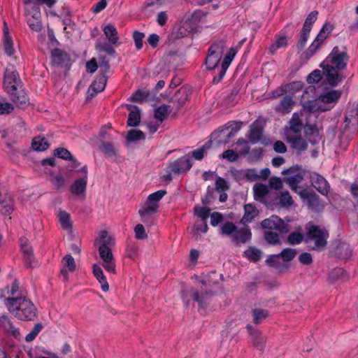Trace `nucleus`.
<instances>
[{
    "label": "nucleus",
    "mask_w": 358,
    "mask_h": 358,
    "mask_svg": "<svg viewBox=\"0 0 358 358\" xmlns=\"http://www.w3.org/2000/svg\"><path fill=\"white\" fill-rule=\"evenodd\" d=\"M349 56L346 47L341 49L335 46L329 55L320 64L322 74L325 77L326 82L331 87H337L346 78L344 71L346 70Z\"/></svg>",
    "instance_id": "f257e3e1"
},
{
    "label": "nucleus",
    "mask_w": 358,
    "mask_h": 358,
    "mask_svg": "<svg viewBox=\"0 0 358 358\" xmlns=\"http://www.w3.org/2000/svg\"><path fill=\"white\" fill-rule=\"evenodd\" d=\"M3 303L9 313L18 320L34 322L38 317V308L26 296L6 297Z\"/></svg>",
    "instance_id": "f03ea898"
},
{
    "label": "nucleus",
    "mask_w": 358,
    "mask_h": 358,
    "mask_svg": "<svg viewBox=\"0 0 358 358\" xmlns=\"http://www.w3.org/2000/svg\"><path fill=\"white\" fill-rule=\"evenodd\" d=\"M3 85L17 107L25 108L29 105L28 96L24 90L22 89V81L14 66H8L6 69Z\"/></svg>",
    "instance_id": "7ed1b4c3"
},
{
    "label": "nucleus",
    "mask_w": 358,
    "mask_h": 358,
    "mask_svg": "<svg viewBox=\"0 0 358 358\" xmlns=\"http://www.w3.org/2000/svg\"><path fill=\"white\" fill-rule=\"evenodd\" d=\"M341 94L340 90H331L320 94L317 100L307 101L303 107L310 113L317 110L328 111L338 102Z\"/></svg>",
    "instance_id": "20e7f679"
},
{
    "label": "nucleus",
    "mask_w": 358,
    "mask_h": 358,
    "mask_svg": "<svg viewBox=\"0 0 358 358\" xmlns=\"http://www.w3.org/2000/svg\"><path fill=\"white\" fill-rule=\"evenodd\" d=\"M226 48V43L224 40L215 41L208 48L207 56L205 59L206 69L213 70L219 64Z\"/></svg>",
    "instance_id": "39448f33"
},
{
    "label": "nucleus",
    "mask_w": 358,
    "mask_h": 358,
    "mask_svg": "<svg viewBox=\"0 0 358 358\" xmlns=\"http://www.w3.org/2000/svg\"><path fill=\"white\" fill-rule=\"evenodd\" d=\"M305 241L312 250L322 248L327 244L323 231L317 225H313L308 229Z\"/></svg>",
    "instance_id": "423d86ee"
},
{
    "label": "nucleus",
    "mask_w": 358,
    "mask_h": 358,
    "mask_svg": "<svg viewBox=\"0 0 358 358\" xmlns=\"http://www.w3.org/2000/svg\"><path fill=\"white\" fill-rule=\"evenodd\" d=\"M167 192L164 189L158 190L154 193L150 194L147 199L145 206L139 210L138 214L140 217L143 219L148 215L154 214L158 207L159 201L166 195Z\"/></svg>",
    "instance_id": "0eeeda50"
},
{
    "label": "nucleus",
    "mask_w": 358,
    "mask_h": 358,
    "mask_svg": "<svg viewBox=\"0 0 358 358\" xmlns=\"http://www.w3.org/2000/svg\"><path fill=\"white\" fill-rule=\"evenodd\" d=\"M294 25L292 23L287 24L282 31L276 34V41L271 45L270 50L273 54L278 49L285 48L288 45V39H290L294 34Z\"/></svg>",
    "instance_id": "6e6552de"
},
{
    "label": "nucleus",
    "mask_w": 358,
    "mask_h": 358,
    "mask_svg": "<svg viewBox=\"0 0 358 358\" xmlns=\"http://www.w3.org/2000/svg\"><path fill=\"white\" fill-rule=\"evenodd\" d=\"M192 166L191 157L189 155L182 156L177 159L170 162L169 170L173 174L186 173Z\"/></svg>",
    "instance_id": "1a4fd4ad"
},
{
    "label": "nucleus",
    "mask_w": 358,
    "mask_h": 358,
    "mask_svg": "<svg viewBox=\"0 0 358 358\" xmlns=\"http://www.w3.org/2000/svg\"><path fill=\"white\" fill-rule=\"evenodd\" d=\"M261 226L264 229H275L282 234H287L289 230V225L277 215H271L264 219L262 221Z\"/></svg>",
    "instance_id": "9d476101"
},
{
    "label": "nucleus",
    "mask_w": 358,
    "mask_h": 358,
    "mask_svg": "<svg viewBox=\"0 0 358 358\" xmlns=\"http://www.w3.org/2000/svg\"><path fill=\"white\" fill-rule=\"evenodd\" d=\"M264 127L260 122L256 120L250 126L247 135L252 144L257 143L263 136Z\"/></svg>",
    "instance_id": "9b49d317"
},
{
    "label": "nucleus",
    "mask_w": 358,
    "mask_h": 358,
    "mask_svg": "<svg viewBox=\"0 0 358 358\" xmlns=\"http://www.w3.org/2000/svg\"><path fill=\"white\" fill-rule=\"evenodd\" d=\"M313 186L322 194L327 196L330 190V185L328 181L322 176L315 173L311 177Z\"/></svg>",
    "instance_id": "f8f14e48"
},
{
    "label": "nucleus",
    "mask_w": 358,
    "mask_h": 358,
    "mask_svg": "<svg viewBox=\"0 0 358 358\" xmlns=\"http://www.w3.org/2000/svg\"><path fill=\"white\" fill-rule=\"evenodd\" d=\"M0 329L8 334L12 335L14 338L20 336L19 329L15 327L10 318L7 315L0 316Z\"/></svg>",
    "instance_id": "ddd939ff"
},
{
    "label": "nucleus",
    "mask_w": 358,
    "mask_h": 358,
    "mask_svg": "<svg viewBox=\"0 0 358 358\" xmlns=\"http://www.w3.org/2000/svg\"><path fill=\"white\" fill-rule=\"evenodd\" d=\"M252 238V232L251 229L248 227L245 228H241L240 229H237V231L234 233L232 236V241L236 245H241V244H245Z\"/></svg>",
    "instance_id": "4468645a"
},
{
    "label": "nucleus",
    "mask_w": 358,
    "mask_h": 358,
    "mask_svg": "<svg viewBox=\"0 0 358 358\" xmlns=\"http://www.w3.org/2000/svg\"><path fill=\"white\" fill-rule=\"evenodd\" d=\"M188 91L185 87H180L178 90L173 96L170 99V102L173 103L176 110L180 109L188 99Z\"/></svg>",
    "instance_id": "2eb2a0df"
},
{
    "label": "nucleus",
    "mask_w": 358,
    "mask_h": 358,
    "mask_svg": "<svg viewBox=\"0 0 358 358\" xmlns=\"http://www.w3.org/2000/svg\"><path fill=\"white\" fill-rule=\"evenodd\" d=\"M242 122L230 121L228 122L222 129L220 131L221 135L226 137L227 139L233 138L241 128Z\"/></svg>",
    "instance_id": "dca6fc26"
},
{
    "label": "nucleus",
    "mask_w": 358,
    "mask_h": 358,
    "mask_svg": "<svg viewBox=\"0 0 358 358\" xmlns=\"http://www.w3.org/2000/svg\"><path fill=\"white\" fill-rule=\"evenodd\" d=\"M190 292L193 301L198 303L200 308H206L209 304L212 296L210 292H199L195 289H192Z\"/></svg>",
    "instance_id": "f3484780"
},
{
    "label": "nucleus",
    "mask_w": 358,
    "mask_h": 358,
    "mask_svg": "<svg viewBox=\"0 0 358 358\" xmlns=\"http://www.w3.org/2000/svg\"><path fill=\"white\" fill-rule=\"evenodd\" d=\"M295 105V101L292 97L285 96L280 100L278 105L275 107V111L283 115L289 113Z\"/></svg>",
    "instance_id": "a211bd4d"
},
{
    "label": "nucleus",
    "mask_w": 358,
    "mask_h": 358,
    "mask_svg": "<svg viewBox=\"0 0 358 358\" xmlns=\"http://www.w3.org/2000/svg\"><path fill=\"white\" fill-rule=\"evenodd\" d=\"M304 196L303 200L307 201V206L308 208L313 211H318L323 206L320 203L319 196L314 191H309L307 194H303Z\"/></svg>",
    "instance_id": "6ab92c4d"
},
{
    "label": "nucleus",
    "mask_w": 358,
    "mask_h": 358,
    "mask_svg": "<svg viewBox=\"0 0 358 358\" xmlns=\"http://www.w3.org/2000/svg\"><path fill=\"white\" fill-rule=\"evenodd\" d=\"M62 264L63 268L61 269L60 273L64 278V280H67L68 272H73L76 268L74 258L71 255H67L62 258Z\"/></svg>",
    "instance_id": "aec40b11"
},
{
    "label": "nucleus",
    "mask_w": 358,
    "mask_h": 358,
    "mask_svg": "<svg viewBox=\"0 0 358 358\" xmlns=\"http://www.w3.org/2000/svg\"><path fill=\"white\" fill-rule=\"evenodd\" d=\"M259 214L256 206L252 203L244 205V215L241 220L243 224L250 223Z\"/></svg>",
    "instance_id": "412c9836"
},
{
    "label": "nucleus",
    "mask_w": 358,
    "mask_h": 358,
    "mask_svg": "<svg viewBox=\"0 0 358 358\" xmlns=\"http://www.w3.org/2000/svg\"><path fill=\"white\" fill-rule=\"evenodd\" d=\"M52 57V63L57 66H63L69 61V57L67 53L59 48H55L51 52Z\"/></svg>",
    "instance_id": "4be33fe9"
},
{
    "label": "nucleus",
    "mask_w": 358,
    "mask_h": 358,
    "mask_svg": "<svg viewBox=\"0 0 358 358\" xmlns=\"http://www.w3.org/2000/svg\"><path fill=\"white\" fill-rule=\"evenodd\" d=\"M246 328L253 338L255 346L259 350H262L265 346L266 341L261 333L250 324H248Z\"/></svg>",
    "instance_id": "5701e85b"
},
{
    "label": "nucleus",
    "mask_w": 358,
    "mask_h": 358,
    "mask_svg": "<svg viewBox=\"0 0 358 358\" xmlns=\"http://www.w3.org/2000/svg\"><path fill=\"white\" fill-rule=\"evenodd\" d=\"M92 271L94 277L101 284V289L103 292H108L109 289V285L107 282L106 277L105 276L101 267L98 264H94Z\"/></svg>",
    "instance_id": "b1692460"
},
{
    "label": "nucleus",
    "mask_w": 358,
    "mask_h": 358,
    "mask_svg": "<svg viewBox=\"0 0 358 358\" xmlns=\"http://www.w3.org/2000/svg\"><path fill=\"white\" fill-rule=\"evenodd\" d=\"M87 180L85 178H80L76 180L71 185V192L72 194L78 196L86 191Z\"/></svg>",
    "instance_id": "393cba45"
},
{
    "label": "nucleus",
    "mask_w": 358,
    "mask_h": 358,
    "mask_svg": "<svg viewBox=\"0 0 358 358\" xmlns=\"http://www.w3.org/2000/svg\"><path fill=\"white\" fill-rule=\"evenodd\" d=\"M108 242L103 241L99 245L98 250L101 259L103 262L113 260L114 257L111 249L108 246Z\"/></svg>",
    "instance_id": "a878e982"
},
{
    "label": "nucleus",
    "mask_w": 358,
    "mask_h": 358,
    "mask_svg": "<svg viewBox=\"0 0 358 358\" xmlns=\"http://www.w3.org/2000/svg\"><path fill=\"white\" fill-rule=\"evenodd\" d=\"M104 35L108 41L112 44H115L119 40L118 33L116 27L113 24H108L104 27L103 29Z\"/></svg>",
    "instance_id": "bb28decb"
},
{
    "label": "nucleus",
    "mask_w": 358,
    "mask_h": 358,
    "mask_svg": "<svg viewBox=\"0 0 358 358\" xmlns=\"http://www.w3.org/2000/svg\"><path fill=\"white\" fill-rule=\"evenodd\" d=\"M268 315L269 312L266 309L254 308L252 310V322L256 324H259L265 320Z\"/></svg>",
    "instance_id": "cd10ccee"
},
{
    "label": "nucleus",
    "mask_w": 358,
    "mask_h": 358,
    "mask_svg": "<svg viewBox=\"0 0 358 358\" xmlns=\"http://www.w3.org/2000/svg\"><path fill=\"white\" fill-rule=\"evenodd\" d=\"M208 227L206 220L196 222L193 227V238L196 241L201 240V237L200 233L205 234L208 231Z\"/></svg>",
    "instance_id": "c85d7f7f"
},
{
    "label": "nucleus",
    "mask_w": 358,
    "mask_h": 358,
    "mask_svg": "<svg viewBox=\"0 0 358 358\" xmlns=\"http://www.w3.org/2000/svg\"><path fill=\"white\" fill-rule=\"evenodd\" d=\"M49 145L45 137L38 136L32 139L31 147L36 151H45L48 149Z\"/></svg>",
    "instance_id": "c756f323"
},
{
    "label": "nucleus",
    "mask_w": 358,
    "mask_h": 358,
    "mask_svg": "<svg viewBox=\"0 0 358 358\" xmlns=\"http://www.w3.org/2000/svg\"><path fill=\"white\" fill-rule=\"evenodd\" d=\"M277 199L278 204L282 208H288L292 206L294 203L292 197L288 191L281 192L278 196Z\"/></svg>",
    "instance_id": "7c9ffc66"
},
{
    "label": "nucleus",
    "mask_w": 358,
    "mask_h": 358,
    "mask_svg": "<svg viewBox=\"0 0 358 358\" xmlns=\"http://www.w3.org/2000/svg\"><path fill=\"white\" fill-rule=\"evenodd\" d=\"M99 148L106 157H115L118 152V150L110 142H102Z\"/></svg>",
    "instance_id": "2f4dec72"
},
{
    "label": "nucleus",
    "mask_w": 358,
    "mask_h": 358,
    "mask_svg": "<svg viewBox=\"0 0 358 358\" xmlns=\"http://www.w3.org/2000/svg\"><path fill=\"white\" fill-rule=\"evenodd\" d=\"M254 198L256 201L262 200L268 194V189L266 185L259 183L253 187Z\"/></svg>",
    "instance_id": "473e14b6"
},
{
    "label": "nucleus",
    "mask_w": 358,
    "mask_h": 358,
    "mask_svg": "<svg viewBox=\"0 0 358 358\" xmlns=\"http://www.w3.org/2000/svg\"><path fill=\"white\" fill-rule=\"evenodd\" d=\"M351 254L350 245L345 243H341L336 247V255L340 259H348L351 256Z\"/></svg>",
    "instance_id": "72a5a7b5"
},
{
    "label": "nucleus",
    "mask_w": 358,
    "mask_h": 358,
    "mask_svg": "<svg viewBox=\"0 0 358 358\" xmlns=\"http://www.w3.org/2000/svg\"><path fill=\"white\" fill-rule=\"evenodd\" d=\"M169 106L162 104L155 110V118L162 122L169 114Z\"/></svg>",
    "instance_id": "f704fd0d"
},
{
    "label": "nucleus",
    "mask_w": 358,
    "mask_h": 358,
    "mask_svg": "<svg viewBox=\"0 0 358 358\" xmlns=\"http://www.w3.org/2000/svg\"><path fill=\"white\" fill-rule=\"evenodd\" d=\"M290 129L295 134L300 133L302 129V121L299 115L294 113L289 121Z\"/></svg>",
    "instance_id": "c9c22d12"
},
{
    "label": "nucleus",
    "mask_w": 358,
    "mask_h": 358,
    "mask_svg": "<svg viewBox=\"0 0 358 358\" xmlns=\"http://www.w3.org/2000/svg\"><path fill=\"white\" fill-rule=\"evenodd\" d=\"M137 109L136 106H134ZM141 122V113L138 110H131L129 113L127 124L129 127H137Z\"/></svg>",
    "instance_id": "e433bc0d"
},
{
    "label": "nucleus",
    "mask_w": 358,
    "mask_h": 358,
    "mask_svg": "<svg viewBox=\"0 0 358 358\" xmlns=\"http://www.w3.org/2000/svg\"><path fill=\"white\" fill-rule=\"evenodd\" d=\"M245 255L254 262H257L261 259L262 251L255 247H250L244 252Z\"/></svg>",
    "instance_id": "4c0bfd02"
},
{
    "label": "nucleus",
    "mask_w": 358,
    "mask_h": 358,
    "mask_svg": "<svg viewBox=\"0 0 358 358\" xmlns=\"http://www.w3.org/2000/svg\"><path fill=\"white\" fill-rule=\"evenodd\" d=\"M59 222L63 229H69L72 228L70 214L64 210L59 211L58 214Z\"/></svg>",
    "instance_id": "58836bf2"
},
{
    "label": "nucleus",
    "mask_w": 358,
    "mask_h": 358,
    "mask_svg": "<svg viewBox=\"0 0 358 358\" xmlns=\"http://www.w3.org/2000/svg\"><path fill=\"white\" fill-rule=\"evenodd\" d=\"M107 83V76L105 73H101L96 76L92 85L96 88V91L102 92Z\"/></svg>",
    "instance_id": "ea45409f"
},
{
    "label": "nucleus",
    "mask_w": 358,
    "mask_h": 358,
    "mask_svg": "<svg viewBox=\"0 0 358 358\" xmlns=\"http://www.w3.org/2000/svg\"><path fill=\"white\" fill-rule=\"evenodd\" d=\"M318 15L317 10H313L309 13L305 20L302 29L310 31L314 22L316 21Z\"/></svg>",
    "instance_id": "a19ab883"
},
{
    "label": "nucleus",
    "mask_w": 358,
    "mask_h": 358,
    "mask_svg": "<svg viewBox=\"0 0 358 358\" xmlns=\"http://www.w3.org/2000/svg\"><path fill=\"white\" fill-rule=\"evenodd\" d=\"M310 31L301 29L299 34L298 41L296 44V49L299 52L302 51L306 46V42L310 36Z\"/></svg>",
    "instance_id": "79ce46f5"
},
{
    "label": "nucleus",
    "mask_w": 358,
    "mask_h": 358,
    "mask_svg": "<svg viewBox=\"0 0 358 358\" xmlns=\"http://www.w3.org/2000/svg\"><path fill=\"white\" fill-rule=\"evenodd\" d=\"M145 134L141 130L131 129L127 135V140L129 142H135L140 140H144Z\"/></svg>",
    "instance_id": "37998d69"
},
{
    "label": "nucleus",
    "mask_w": 358,
    "mask_h": 358,
    "mask_svg": "<svg viewBox=\"0 0 358 358\" xmlns=\"http://www.w3.org/2000/svg\"><path fill=\"white\" fill-rule=\"evenodd\" d=\"M292 147L299 151H303L306 150L308 144L306 141L303 139L301 136L294 137L290 139Z\"/></svg>",
    "instance_id": "c03bdc74"
},
{
    "label": "nucleus",
    "mask_w": 358,
    "mask_h": 358,
    "mask_svg": "<svg viewBox=\"0 0 358 358\" xmlns=\"http://www.w3.org/2000/svg\"><path fill=\"white\" fill-rule=\"evenodd\" d=\"M284 85L287 93L294 94L303 89V83L302 81H293Z\"/></svg>",
    "instance_id": "a18cd8bd"
},
{
    "label": "nucleus",
    "mask_w": 358,
    "mask_h": 358,
    "mask_svg": "<svg viewBox=\"0 0 358 358\" xmlns=\"http://www.w3.org/2000/svg\"><path fill=\"white\" fill-rule=\"evenodd\" d=\"M149 95H150L149 92L138 90L132 94V95L130 98V100L133 102L141 103L145 100H146V99L149 96Z\"/></svg>",
    "instance_id": "49530a36"
},
{
    "label": "nucleus",
    "mask_w": 358,
    "mask_h": 358,
    "mask_svg": "<svg viewBox=\"0 0 358 358\" xmlns=\"http://www.w3.org/2000/svg\"><path fill=\"white\" fill-rule=\"evenodd\" d=\"M303 177L301 173H298L294 176H290L285 178V182H287L290 188L296 187L299 183L302 182Z\"/></svg>",
    "instance_id": "de8ad7c7"
},
{
    "label": "nucleus",
    "mask_w": 358,
    "mask_h": 358,
    "mask_svg": "<svg viewBox=\"0 0 358 358\" xmlns=\"http://www.w3.org/2000/svg\"><path fill=\"white\" fill-rule=\"evenodd\" d=\"M236 55V51L234 48H229V51L224 56L221 66H222V69H227L229 67L231 63L232 62L233 59H234L235 56Z\"/></svg>",
    "instance_id": "09e8293b"
},
{
    "label": "nucleus",
    "mask_w": 358,
    "mask_h": 358,
    "mask_svg": "<svg viewBox=\"0 0 358 358\" xmlns=\"http://www.w3.org/2000/svg\"><path fill=\"white\" fill-rule=\"evenodd\" d=\"M43 326L41 323L38 322L34 324V327L32 328L31 331L27 334L25 336V341L27 342H31L33 341L37 335L43 329Z\"/></svg>",
    "instance_id": "8fccbe9b"
},
{
    "label": "nucleus",
    "mask_w": 358,
    "mask_h": 358,
    "mask_svg": "<svg viewBox=\"0 0 358 358\" xmlns=\"http://www.w3.org/2000/svg\"><path fill=\"white\" fill-rule=\"evenodd\" d=\"M304 239L303 234L300 232L293 231L287 237V242L290 245H298L300 244Z\"/></svg>",
    "instance_id": "3c124183"
},
{
    "label": "nucleus",
    "mask_w": 358,
    "mask_h": 358,
    "mask_svg": "<svg viewBox=\"0 0 358 358\" xmlns=\"http://www.w3.org/2000/svg\"><path fill=\"white\" fill-rule=\"evenodd\" d=\"M221 231L223 234L230 236L232 238L236 231H237V227L233 222H227L222 226Z\"/></svg>",
    "instance_id": "603ef678"
},
{
    "label": "nucleus",
    "mask_w": 358,
    "mask_h": 358,
    "mask_svg": "<svg viewBox=\"0 0 358 358\" xmlns=\"http://www.w3.org/2000/svg\"><path fill=\"white\" fill-rule=\"evenodd\" d=\"M279 255L284 262H290L295 257L296 250L293 248H287L283 249Z\"/></svg>",
    "instance_id": "864d4df0"
},
{
    "label": "nucleus",
    "mask_w": 358,
    "mask_h": 358,
    "mask_svg": "<svg viewBox=\"0 0 358 358\" xmlns=\"http://www.w3.org/2000/svg\"><path fill=\"white\" fill-rule=\"evenodd\" d=\"M3 44L5 52L8 56H12L15 53V49L13 48V42L10 36H6V38H3Z\"/></svg>",
    "instance_id": "5fc2aeb1"
},
{
    "label": "nucleus",
    "mask_w": 358,
    "mask_h": 358,
    "mask_svg": "<svg viewBox=\"0 0 358 358\" xmlns=\"http://www.w3.org/2000/svg\"><path fill=\"white\" fill-rule=\"evenodd\" d=\"M221 157L229 162H234L238 159L239 155L234 150L229 149L222 152Z\"/></svg>",
    "instance_id": "6e6d98bb"
},
{
    "label": "nucleus",
    "mask_w": 358,
    "mask_h": 358,
    "mask_svg": "<svg viewBox=\"0 0 358 358\" xmlns=\"http://www.w3.org/2000/svg\"><path fill=\"white\" fill-rule=\"evenodd\" d=\"M54 155L59 158L64 160H70L73 159L71 153L66 148H59L54 150Z\"/></svg>",
    "instance_id": "4d7b16f0"
},
{
    "label": "nucleus",
    "mask_w": 358,
    "mask_h": 358,
    "mask_svg": "<svg viewBox=\"0 0 358 358\" xmlns=\"http://www.w3.org/2000/svg\"><path fill=\"white\" fill-rule=\"evenodd\" d=\"M264 238L269 244L277 245L280 243L279 235L275 231H266Z\"/></svg>",
    "instance_id": "13d9d810"
},
{
    "label": "nucleus",
    "mask_w": 358,
    "mask_h": 358,
    "mask_svg": "<svg viewBox=\"0 0 358 358\" xmlns=\"http://www.w3.org/2000/svg\"><path fill=\"white\" fill-rule=\"evenodd\" d=\"M320 70L315 69L307 77V82L308 83H319L322 78V74Z\"/></svg>",
    "instance_id": "bf43d9fd"
},
{
    "label": "nucleus",
    "mask_w": 358,
    "mask_h": 358,
    "mask_svg": "<svg viewBox=\"0 0 358 358\" xmlns=\"http://www.w3.org/2000/svg\"><path fill=\"white\" fill-rule=\"evenodd\" d=\"M144 37L145 34L143 32L134 31L133 33V39L134 41L136 48L138 50H141L143 48Z\"/></svg>",
    "instance_id": "052dcab7"
},
{
    "label": "nucleus",
    "mask_w": 358,
    "mask_h": 358,
    "mask_svg": "<svg viewBox=\"0 0 358 358\" xmlns=\"http://www.w3.org/2000/svg\"><path fill=\"white\" fill-rule=\"evenodd\" d=\"M321 45L322 44L314 40L307 50L305 52L306 59H309L310 57H312L315 53L320 48Z\"/></svg>",
    "instance_id": "680f3d73"
},
{
    "label": "nucleus",
    "mask_w": 358,
    "mask_h": 358,
    "mask_svg": "<svg viewBox=\"0 0 358 358\" xmlns=\"http://www.w3.org/2000/svg\"><path fill=\"white\" fill-rule=\"evenodd\" d=\"M215 189L218 192H224L229 189V185L224 178L218 177L215 181Z\"/></svg>",
    "instance_id": "e2e57ef3"
},
{
    "label": "nucleus",
    "mask_w": 358,
    "mask_h": 358,
    "mask_svg": "<svg viewBox=\"0 0 358 358\" xmlns=\"http://www.w3.org/2000/svg\"><path fill=\"white\" fill-rule=\"evenodd\" d=\"M134 232L135 237L138 240H144L148 237L145 227L142 224H138L135 226Z\"/></svg>",
    "instance_id": "0e129e2a"
},
{
    "label": "nucleus",
    "mask_w": 358,
    "mask_h": 358,
    "mask_svg": "<svg viewBox=\"0 0 358 358\" xmlns=\"http://www.w3.org/2000/svg\"><path fill=\"white\" fill-rule=\"evenodd\" d=\"M210 208L207 207H196L194 208L195 214L199 217L201 220H206L210 216Z\"/></svg>",
    "instance_id": "69168bd1"
},
{
    "label": "nucleus",
    "mask_w": 358,
    "mask_h": 358,
    "mask_svg": "<svg viewBox=\"0 0 358 358\" xmlns=\"http://www.w3.org/2000/svg\"><path fill=\"white\" fill-rule=\"evenodd\" d=\"M127 255L131 259L138 256V246L135 243H129L127 248Z\"/></svg>",
    "instance_id": "338daca9"
},
{
    "label": "nucleus",
    "mask_w": 358,
    "mask_h": 358,
    "mask_svg": "<svg viewBox=\"0 0 358 358\" xmlns=\"http://www.w3.org/2000/svg\"><path fill=\"white\" fill-rule=\"evenodd\" d=\"M24 265L27 268H32L36 265L34 252L23 255Z\"/></svg>",
    "instance_id": "774afa93"
}]
</instances>
